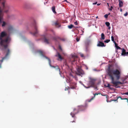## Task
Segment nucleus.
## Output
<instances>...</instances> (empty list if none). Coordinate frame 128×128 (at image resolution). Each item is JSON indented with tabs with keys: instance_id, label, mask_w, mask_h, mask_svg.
Returning <instances> with one entry per match:
<instances>
[{
	"instance_id": "nucleus-51",
	"label": "nucleus",
	"mask_w": 128,
	"mask_h": 128,
	"mask_svg": "<svg viewBox=\"0 0 128 128\" xmlns=\"http://www.w3.org/2000/svg\"><path fill=\"white\" fill-rule=\"evenodd\" d=\"M93 99V98H92L90 99V100H92Z\"/></svg>"
},
{
	"instance_id": "nucleus-17",
	"label": "nucleus",
	"mask_w": 128,
	"mask_h": 128,
	"mask_svg": "<svg viewBox=\"0 0 128 128\" xmlns=\"http://www.w3.org/2000/svg\"><path fill=\"white\" fill-rule=\"evenodd\" d=\"M55 25L57 26H58V27H60V25L57 22H56L54 23Z\"/></svg>"
},
{
	"instance_id": "nucleus-33",
	"label": "nucleus",
	"mask_w": 128,
	"mask_h": 128,
	"mask_svg": "<svg viewBox=\"0 0 128 128\" xmlns=\"http://www.w3.org/2000/svg\"><path fill=\"white\" fill-rule=\"evenodd\" d=\"M76 40L77 42H78L80 40V39L79 38H76Z\"/></svg>"
},
{
	"instance_id": "nucleus-13",
	"label": "nucleus",
	"mask_w": 128,
	"mask_h": 128,
	"mask_svg": "<svg viewBox=\"0 0 128 128\" xmlns=\"http://www.w3.org/2000/svg\"><path fill=\"white\" fill-rule=\"evenodd\" d=\"M56 56L58 57L59 58H60L61 60H62V57L61 55L60 54V53L58 52H57V54L56 55Z\"/></svg>"
},
{
	"instance_id": "nucleus-54",
	"label": "nucleus",
	"mask_w": 128,
	"mask_h": 128,
	"mask_svg": "<svg viewBox=\"0 0 128 128\" xmlns=\"http://www.w3.org/2000/svg\"><path fill=\"white\" fill-rule=\"evenodd\" d=\"M84 86H84V85H83Z\"/></svg>"
},
{
	"instance_id": "nucleus-18",
	"label": "nucleus",
	"mask_w": 128,
	"mask_h": 128,
	"mask_svg": "<svg viewBox=\"0 0 128 128\" xmlns=\"http://www.w3.org/2000/svg\"><path fill=\"white\" fill-rule=\"evenodd\" d=\"M52 10L53 12L54 13H56V12L55 11V6H53L52 8Z\"/></svg>"
},
{
	"instance_id": "nucleus-6",
	"label": "nucleus",
	"mask_w": 128,
	"mask_h": 128,
	"mask_svg": "<svg viewBox=\"0 0 128 128\" xmlns=\"http://www.w3.org/2000/svg\"><path fill=\"white\" fill-rule=\"evenodd\" d=\"M78 110H76L75 108H74L73 110V112H71L70 113V115L72 116V117L74 118V120L72 122H75L76 121V118L74 115L76 114L78 112Z\"/></svg>"
},
{
	"instance_id": "nucleus-40",
	"label": "nucleus",
	"mask_w": 128,
	"mask_h": 128,
	"mask_svg": "<svg viewBox=\"0 0 128 128\" xmlns=\"http://www.w3.org/2000/svg\"><path fill=\"white\" fill-rule=\"evenodd\" d=\"M81 56L82 57H83L84 56V55L83 54H81Z\"/></svg>"
},
{
	"instance_id": "nucleus-12",
	"label": "nucleus",
	"mask_w": 128,
	"mask_h": 128,
	"mask_svg": "<svg viewBox=\"0 0 128 128\" xmlns=\"http://www.w3.org/2000/svg\"><path fill=\"white\" fill-rule=\"evenodd\" d=\"M44 42L47 44H49L50 43L49 40L46 38H44Z\"/></svg>"
},
{
	"instance_id": "nucleus-53",
	"label": "nucleus",
	"mask_w": 128,
	"mask_h": 128,
	"mask_svg": "<svg viewBox=\"0 0 128 128\" xmlns=\"http://www.w3.org/2000/svg\"><path fill=\"white\" fill-rule=\"evenodd\" d=\"M70 92L69 91H68V93H70Z\"/></svg>"
},
{
	"instance_id": "nucleus-30",
	"label": "nucleus",
	"mask_w": 128,
	"mask_h": 128,
	"mask_svg": "<svg viewBox=\"0 0 128 128\" xmlns=\"http://www.w3.org/2000/svg\"><path fill=\"white\" fill-rule=\"evenodd\" d=\"M116 48H117V50H118V49H120V50L121 49L122 50V48L118 46H117Z\"/></svg>"
},
{
	"instance_id": "nucleus-48",
	"label": "nucleus",
	"mask_w": 128,
	"mask_h": 128,
	"mask_svg": "<svg viewBox=\"0 0 128 128\" xmlns=\"http://www.w3.org/2000/svg\"><path fill=\"white\" fill-rule=\"evenodd\" d=\"M98 18V16H97L96 17V18Z\"/></svg>"
},
{
	"instance_id": "nucleus-16",
	"label": "nucleus",
	"mask_w": 128,
	"mask_h": 128,
	"mask_svg": "<svg viewBox=\"0 0 128 128\" xmlns=\"http://www.w3.org/2000/svg\"><path fill=\"white\" fill-rule=\"evenodd\" d=\"M105 39L104 35V34L102 33V34L101 35V39L102 40H104Z\"/></svg>"
},
{
	"instance_id": "nucleus-42",
	"label": "nucleus",
	"mask_w": 128,
	"mask_h": 128,
	"mask_svg": "<svg viewBox=\"0 0 128 128\" xmlns=\"http://www.w3.org/2000/svg\"><path fill=\"white\" fill-rule=\"evenodd\" d=\"M118 99H117V98L116 100H113L114 101H116Z\"/></svg>"
},
{
	"instance_id": "nucleus-1",
	"label": "nucleus",
	"mask_w": 128,
	"mask_h": 128,
	"mask_svg": "<svg viewBox=\"0 0 128 128\" xmlns=\"http://www.w3.org/2000/svg\"><path fill=\"white\" fill-rule=\"evenodd\" d=\"M108 75L109 76L111 80V83L113 84L116 88H117L118 84H122L123 83L119 81H114V75L116 76V79L118 80L120 77V72L118 69L114 70L113 69H110L109 67L107 70Z\"/></svg>"
},
{
	"instance_id": "nucleus-45",
	"label": "nucleus",
	"mask_w": 128,
	"mask_h": 128,
	"mask_svg": "<svg viewBox=\"0 0 128 128\" xmlns=\"http://www.w3.org/2000/svg\"><path fill=\"white\" fill-rule=\"evenodd\" d=\"M100 4H97V5L98 6H99V5H100Z\"/></svg>"
},
{
	"instance_id": "nucleus-8",
	"label": "nucleus",
	"mask_w": 128,
	"mask_h": 128,
	"mask_svg": "<svg viewBox=\"0 0 128 128\" xmlns=\"http://www.w3.org/2000/svg\"><path fill=\"white\" fill-rule=\"evenodd\" d=\"M10 50L9 49H7V53L5 55V56L4 57H3L2 58V60H0V63H1L2 64V63L3 61V60L6 58L10 54Z\"/></svg>"
},
{
	"instance_id": "nucleus-41",
	"label": "nucleus",
	"mask_w": 128,
	"mask_h": 128,
	"mask_svg": "<svg viewBox=\"0 0 128 128\" xmlns=\"http://www.w3.org/2000/svg\"><path fill=\"white\" fill-rule=\"evenodd\" d=\"M2 63H0V68H1Z\"/></svg>"
},
{
	"instance_id": "nucleus-43",
	"label": "nucleus",
	"mask_w": 128,
	"mask_h": 128,
	"mask_svg": "<svg viewBox=\"0 0 128 128\" xmlns=\"http://www.w3.org/2000/svg\"><path fill=\"white\" fill-rule=\"evenodd\" d=\"M98 95V94H97V93H95L94 94V96H95L96 95Z\"/></svg>"
},
{
	"instance_id": "nucleus-32",
	"label": "nucleus",
	"mask_w": 128,
	"mask_h": 128,
	"mask_svg": "<svg viewBox=\"0 0 128 128\" xmlns=\"http://www.w3.org/2000/svg\"><path fill=\"white\" fill-rule=\"evenodd\" d=\"M128 14L127 12H126V13L124 14V15L125 16H126Z\"/></svg>"
},
{
	"instance_id": "nucleus-35",
	"label": "nucleus",
	"mask_w": 128,
	"mask_h": 128,
	"mask_svg": "<svg viewBox=\"0 0 128 128\" xmlns=\"http://www.w3.org/2000/svg\"><path fill=\"white\" fill-rule=\"evenodd\" d=\"M59 49L61 50H62V48L60 46H59Z\"/></svg>"
},
{
	"instance_id": "nucleus-49",
	"label": "nucleus",
	"mask_w": 128,
	"mask_h": 128,
	"mask_svg": "<svg viewBox=\"0 0 128 128\" xmlns=\"http://www.w3.org/2000/svg\"><path fill=\"white\" fill-rule=\"evenodd\" d=\"M110 27H109V28H108V29H110Z\"/></svg>"
},
{
	"instance_id": "nucleus-46",
	"label": "nucleus",
	"mask_w": 128,
	"mask_h": 128,
	"mask_svg": "<svg viewBox=\"0 0 128 128\" xmlns=\"http://www.w3.org/2000/svg\"><path fill=\"white\" fill-rule=\"evenodd\" d=\"M120 11L121 12H122V9H120Z\"/></svg>"
},
{
	"instance_id": "nucleus-36",
	"label": "nucleus",
	"mask_w": 128,
	"mask_h": 128,
	"mask_svg": "<svg viewBox=\"0 0 128 128\" xmlns=\"http://www.w3.org/2000/svg\"><path fill=\"white\" fill-rule=\"evenodd\" d=\"M74 24L76 25L78 24V23L77 22H74Z\"/></svg>"
},
{
	"instance_id": "nucleus-25",
	"label": "nucleus",
	"mask_w": 128,
	"mask_h": 128,
	"mask_svg": "<svg viewBox=\"0 0 128 128\" xmlns=\"http://www.w3.org/2000/svg\"><path fill=\"white\" fill-rule=\"evenodd\" d=\"M111 40L113 42H115L114 40V38L113 36H111Z\"/></svg>"
},
{
	"instance_id": "nucleus-26",
	"label": "nucleus",
	"mask_w": 128,
	"mask_h": 128,
	"mask_svg": "<svg viewBox=\"0 0 128 128\" xmlns=\"http://www.w3.org/2000/svg\"><path fill=\"white\" fill-rule=\"evenodd\" d=\"M110 85L109 84H108L106 86V87H108L109 88L111 89V88H110Z\"/></svg>"
},
{
	"instance_id": "nucleus-19",
	"label": "nucleus",
	"mask_w": 128,
	"mask_h": 128,
	"mask_svg": "<svg viewBox=\"0 0 128 128\" xmlns=\"http://www.w3.org/2000/svg\"><path fill=\"white\" fill-rule=\"evenodd\" d=\"M59 38H60L58 36H56L53 37V39L55 40H56L57 39H59Z\"/></svg>"
},
{
	"instance_id": "nucleus-2",
	"label": "nucleus",
	"mask_w": 128,
	"mask_h": 128,
	"mask_svg": "<svg viewBox=\"0 0 128 128\" xmlns=\"http://www.w3.org/2000/svg\"><path fill=\"white\" fill-rule=\"evenodd\" d=\"M2 6L0 8V24H1L2 27L5 26L7 24V23L4 21H2L4 12L7 13L8 11L9 6L6 3L5 0H2Z\"/></svg>"
},
{
	"instance_id": "nucleus-21",
	"label": "nucleus",
	"mask_w": 128,
	"mask_h": 128,
	"mask_svg": "<svg viewBox=\"0 0 128 128\" xmlns=\"http://www.w3.org/2000/svg\"><path fill=\"white\" fill-rule=\"evenodd\" d=\"M38 52L42 56H43V53L40 50L38 51Z\"/></svg>"
},
{
	"instance_id": "nucleus-9",
	"label": "nucleus",
	"mask_w": 128,
	"mask_h": 128,
	"mask_svg": "<svg viewBox=\"0 0 128 128\" xmlns=\"http://www.w3.org/2000/svg\"><path fill=\"white\" fill-rule=\"evenodd\" d=\"M34 28L36 30L35 32H34L33 33L32 32H30V34H32L34 36H35L38 33V32L37 30V27L35 23H34Z\"/></svg>"
},
{
	"instance_id": "nucleus-28",
	"label": "nucleus",
	"mask_w": 128,
	"mask_h": 128,
	"mask_svg": "<svg viewBox=\"0 0 128 128\" xmlns=\"http://www.w3.org/2000/svg\"><path fill=\"white\" fill-rule=\"evenodd\" d=\"M121 100H127V102H128V99L127 98H121Z\"/></svg>"
},
{
	"instance_id": "nucleus-4",
	"label": "nucleus",
	"mask_w": 128,
	"mask_h": 128,
	"mask_svg": "<svg viewBox=\"0 0 128 128\" xmlns=\"http://www.w3.org/2000/svg\"><path fill=\"white\" fill-rule=\"evenodd\" d=\"M46 58L47 59H48V61H49V65L50 66L54 68H55L56 69V70H58L60 74V75H61L60 69V68H59L58 66H51V61H50V59L48 58L47 57H46Z\"/></svg>"
},
{
	"instance_id": "nucleus-5",
	"label": "nucleus",
	"mask_w": 128,
	"mask_h": 128,
	"mask_svg": "<svg viewBox=\"0 0 128 128\" xmlns=\"http://www.w3.org/2000/svg\"><path fill=\"white\" fill-rule=\"evenodd\" d=\"M89 81L88 83L89 85L91 86H94L96 80L93 78L90 77L89 78Z\"/></svg>"
},
{
	"instance_id": "nucleus-3",
	"label": "nucleus",
	"mask_w": 128,
	"mask_h": 128,
	"mask_svg": "<svg viewBox=\"0 0 128 128\" xmlns=\"http://www.w3.org/2000/svg\"><path fill=\"white\" fill-rule=\"evenodd\" d=\"M7 36L6 33L4 32H2L0 33V46L4 47L5 49L7 48L8 46V41L9 39V37H7L5 39L3 38Z\"/></svg>"
},
{
	"instance_id": "nucleus-20",
	"label": "nucleus",
	"mask_w": 128,
	"mask_h": 128,
	"mask_svg": "<svg viewBox=\"0 0 128 128\" xmlns=\"http://www.w3.org/2000/svg\"><path fill=\"white\" fill-rule=\"evenodd\" d=\"M73 25L71 24L70 25L68 26V28L70 29H71L73 27Z\"/></svg>"
},
{
	"instance_id": "nucleus-37",
	"label": "nucleus",
	"mask_w": 128,
	"mask_h": 128,
	"mask_svg": "<svg viewBox=\"0 0 128 128\" xmlns=\"http://www.w3.org/2000/svg\"><path fill=\"white\" fill-rule=\"evenodd\" d=\"M97 2H96L95 3H93L92 4H97Z\"/></svg>"
},
{
	"instance_id": "nucleus-55",
	"label": "nucleus",
	"mask_w": 128,
	"mask_h": 128,
	"mask_svg": "<svg viewBox=\"0 0 128 128\" xmlns=\"http://www.w3.org/2000/svg\"><path fill=\"white\" fill-rule=\"evenodd\" d=\"M89 88V87H88V88H87V87L86 88Z\"/></svg>"
},
{
	"instance_id": "nucleus-50",
	"label": "nucleus",
	"mask_w": 128,
	"mask_h": 128,
	"mask_svg": "<svg viewBox=\"0 0 128 128\" xmlns=\"http://www.w3.org/2000/svg\"><path fill=\"white\" fill-rule=\"evenodd\" d=\"M127 55H128V52H127Z\"/></svg>"
},
{
	"instance_id": "nucleus-22",
	"label": "nucleus",
	"mask_w": 128,
	"mask_h": 128,
	"mask_svg": "<svg viewBox=\"0 0 128 128\" xmlns=\"http://www.w3.org/2000/svg\"><path fill=\"white\" fill-rule=\"evenodd\" d=\"M110 13H109L108 14H106L104 15V17L105 18H108V15H110Z\"/></svg>"
},
{
	"instance_id": "nucleus-47",
	"label": "nucleus",
	"mask_w": 128,
	"mask_h": 128,
	"mask_svg": "<svg viewBox=\"0 0 128 128\" xmlns=\"http://www.w3.org/2000/svg\"><path fill=\"white\" fill-rule=\"evenodd\" d=\"M10 28H11L12 29V27H10V28H9V29H10Z\"/></svg>"
},
{
	"instance_id": "nucleus-38",
	"label": "nucleus",
	"mask_w": 128,
	"mask_h": 128,
	"mask_svg": "<svg viewBox=\"0 0 128 128\" xmlns=\"http://www.w3.org/2000/svg\"><path fill=\"white\" fill-rule=\"evenodd\" d=\"M80 108H84L85 107L84 106H80Z\"/></svg>"
},
{
	"instance_id": "nucleus-52",
	"label": "nucleus",
	"mask_w": 128,
	"mask_h": 128,
	"mask_svg": "<svg viewBox=\"0 0 128 128\" xmlns=\"http://www.w3.org/2000/svg\"><path fill=\"white\" fill-rule=\"evenodd\" d=\"M65 65H67V64H66H66H65Z\"/></svg>"
},
{
	"instance_id": "nucleus-34",
	"label": "nucleus",
	"mask_w": 128,
	"mask_h": 128,
	"mask_svg": "<svg viewBox=\"0 0 128 128\" xmlns=\"http://www.w3.org/2000/svg\"><path fill=\"white\" fill-rule=\"evenodd\" d=\"M122 94H126V95H128V92H126V93Z\"/></svg>"
},
{
	"instance_id": "nucleus-29",
	"label": "nucleus",
	"mask_w": 128,
	"mask_h": 128,
	"mask_svg": "<svg viewBox=\"0 0 128 128\" xmlns=\"http://www.w3.org/2000/svg\"><path fill=\"white\" fill-rule=\"evenodd\" d=\"M59 39L62 41H65L66 40V39L65 38H59Z\"/></svg>"
},
{
	"instance_id": "nucleus-15",
	"label": "nucleus",
	"mask_w": 128,
	"mask_h": 128,
	"mask_svg": "<svg viewBox=\"0 0 128 128\" xmlns=\"http://www.w3.org/2000/svg\"><path fill=\"white\" fill-rule=\"evenodd\" d=\"M75 88V87L74 86H72L70 88L69 87H68L67 88H66L65 89V90H68V89H70V88L71 89H74Z\"/></svg>"
},
{
	"instance_id": "nucleus-10",
	"label": "nucleus",
	"mask_w": 128,
	"mask_h": 128,
	"mask_svg": "<svg viewBox=\"0 0 128 128\" xmlns=\"http://www.w3.org/2000/svg\"><path fill=\"white\" fill-rule=\"evenodd\" d=\"M97 46L99 47H104L105 46L104 43L100 41H99L98 43Z\"/></svg>"
},
{
	"instance_id": "nucleus-14",
	"label": "nucleus",
	"mask_w": 128,
	"mask_h": 128,
	"mask_svg": "<svg viewBox=\"0 0 128 128\" xmlns=\"http://www.w3.org/2000/svg\"><path fill=\"white\" fill-rule=\"evenodd\" d=\"M119 2V5L120 7H122L123 6V3L120 0H118Z\"/></svg>"
},
{
	"instance_id": "nucleus-39",
	"label": "nucleus",
	"mask_w": 128,
	"mask_h": 128,
	"mask_svg": "<svg viewBox=\"0 0 128 128\" xmlns=\"http://www.w3.org/2000/svg\"><path fill=\"white\" fill-rule=\"evenodd\" d=\"M120 98L121 99V98H122L120 96H118V97H117V99H118V98Z\"/></svg>"
},
{
	"instance_id": "nucleus-23",
	"label": "nucleus",
	"mask_w": 128,
	"mask_h": 128,
	"mask_svg": "<svg viewBox=\"0 0 128 128\" xmlns=\"http://www.w3.org/2000/svg\"><path fill=\"white\" fill-rule=\"evenodd\" d=\"M105 24L107 26H109L110 24V23L108 22H106Z\"/></svg>"
},
{
	"instance_id": "nucleus-31",
	"label": "nucleus",
	"mask_w": 128,
	"mask_h": 128,
	"mask_svg": "<svg viewBox=\"0 0 128 128\" xmlns=\"http://www.w3.org/2000/svg\"><path fill=\"white\" fill-rule=\"evenodd\" d=\"M113 9V7L112 6H110V8L109 9V10L110 11L112 10Z\"/></svg>"
},
{
	"instance_id": "nucleus-44",
	"label": "nucleus",
	"mask_w": 128,
	"mask_h": 128,
	"mask_svg": "<svg viewBox=\"0 0 128 128\" xmlns=\"http://www.w3.org/2000/svg\"><path fill=\"white\" fill-rule=\"evenodd\" d=\"M107 5H108V7L109 8L110 6H109V4H108V3H107Z\"/></svg>"
},
{
	"instance_id": "nucleus-11",
	"label": "nucleus",
	"mask_w": 128,
	"mask_h": 128,
	"mask_svg": "<svg viewBox=\"0 0 128 128\" xmlns=\"http://www.w3.org/2000/svg\"><path fill=\"white\" fill-rule=\"evenodd\" d=\"M122 53L121 55L123 56H127V52H126V50L124 48H122Z\"/></svg>"
},
{
	"instance_id": "nucleus-27",
	"label": "nucleus",
	"mask_w": 128,
	"mask_h": 128,
	"mask_svg": "<svg viewBox=\"0 0 128 128\" xmlns=\"http://www.w3.org/2000/svg\"><path fill=\"white\" fill-rule=\"evenodd\" d=\"M114 44L116 48L117 46H118L116 42H114Z\"/></svg>"
},
{
	"instance_id": "nucleus-7",
	"label": "nucleus",
	"mask_w": 128,
	"mask_h": 128,
	"mask_svg": "<svg viewBox=\"0 0 128 128\" xmlns=\"http://www.w3.org/2000/svg\"><path fill=\"white\" fill-rule=\"evenodd\" d=\"M84 71L81 68H78L77 70L76 74L77 75L80 76L82 77V75L84 74Z\"/></svg>"
},
{
	"instance_id": "nucleus-24",
	"label": "nucleus",
	"mask_w": 128,
	"mask_h": 128,
	"mask_svg": "<svg viewBox=\"0 0 128 128\" xmlns=\"http://www.w3.org/2000/svg\"><path fill=\"white\" fill-rule=\"evenodd\" d=\"M110 41V40H106L104 41V42L105 43H108Z\"/></svg>"
}]
</instances>
